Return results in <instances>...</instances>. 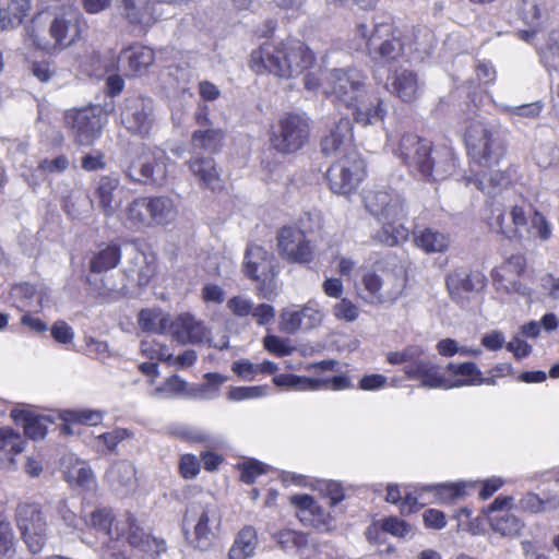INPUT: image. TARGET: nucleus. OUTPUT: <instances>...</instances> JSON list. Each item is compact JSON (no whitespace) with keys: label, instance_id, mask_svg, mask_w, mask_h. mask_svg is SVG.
I'll use <instances>...</instances> for the list:
<instances>
[{"label":"nucleus","instance_id":"obj_1","mask_svg":"<svg viewBox=\"0 0 559 559\" xmlns=\"http://www.w3.org/2000/svg\"><path fill=\"white\" fill-rule=\"evenodd\" d=\"M392 152L412 176L427 183L445 180L456 167L451 148L438 146L432 140L412 131L400 135Z\"/></svg>","mask_w":559,"mask_h":559},{"label":"nucleus","instance_id":"obj_2","mask_svg":"<svg viewBox=\"0 0 559 559\" xmlns=\"http://www.w3.org/2000/svg\"><path fill=\"white\" fill-rule=\"evenodd\" d=\"M314 51L301 39L287 37L266 40L253 49L248 58V68L255 75H273L277 79H294L316 64Z\"/></svg>","mask_w":559,"mask_h":559},{"label":"nucleus","instance_id":"obj_3","mask_svg":"<svg viewBox=\"0 0 559 559\" xmlns=\"http://www.w3.org/2000/svg\"><path fill=\"white\" fill-rule=\"evenodd\" d=\"M486 222L488 226L511 241L522 242L524 233L542 241L551 238L552 227L546 215L533 204L523 201L511 205L507 212L493 201L486 203Z\"/></svg>","mask_w":559,"mask_h":559},{"label":"nucleus","instance_id":"obj_4","mask_svg":"<svg viewBox=\"0 0 559 559\" xmlns=\"http://www.w3.org/2000/svg\"><path fill=\"white\" fill-rule=\"evenodd\" d=\"M354 38L364 44L368 56L377 64H395L406 56L407 35L392 17L376 22L371 29L366 23H357Z\"/></svg>","mask_w":559,"mask_h":559},{"label":"nucleus","instance_id":"obj_5","mask_svg":"<svg viewBox=\"0 0 559 559\" xmlns=\"http://www.w3.org/2000/svg\"><path fill=\"white\" fill-rule=\"evenodd\" d=\"M107 536L111 542L128 544L142 559H157L167 551L166 540L146 533L131 512L110 516L107 512Z\"/></svg>","mask_w":559,"mask_h":559},{"label":"nucleus","instance_id":"obj_6","mask_svg":"<svg viewBox=\"0 0 559 559\" xmlns=\"http://www.w3.org/2000/svg\"><path fill=\"white\" fill-rule=\"evenodd\" d=\"M464 143L468 158L478 166L498 165L507 154V143L500 134L478 120L466 127Z\"/></svg>","mask_w":559,"mask_h":559},{"label":"nucleus","instance_id":"obj_7","mask_svg":"<svg viewBox=\"0 0 559 559\" xmlns=\"http://www.w3.org/2000/svg\"><path fill=\"white\" fill-rule=\"evenodd\" d=\"M242 272L247 278L255 283L257 296L272 299L276 295V278L280 265L275 257L259 245L247 246L242 263Z\"/></svg>","mask_w":559,"mask_h":559},{"label":"nucleus","instance_id":"obj_8","mask_svg":"<svg viewBox=\"0 0 559 559\" xmlns=\"http://www.w3.org/2000/svg\"><path fill=\"white\" fill-rule=\"evenodd\" d=\"M492 287L502 295L531 297L532 271L524 253L518 252L506 258L490 271Z\"/></svg>","mask_w":559,"mask_h":559},{"label":"nucleus","instance_id":"obj_9","mask_svg":"<svg viewBox=\"0 0 559 559\" xmlns=\"http://www.w3.org/2000/svg\"><path fill=\"white\" fill-rule=\"evenodd\" d=\"M311 120L305 114L284 112L273 126L270 134L272 148L290 155L302 150L310 141Z\"/></svg>","mask_w":559,"mask_h":559},{"label":"nucleus","instance_id":"obj_10","mask_svg":"<svg viewBox=\"0 0 559 559\" xmlns=\"http://www.w3.org/2000/svg\"><path fill=\"white\" fill-rule=\"evenodd\" d=\"M183 523H193L191 536L186 533L190 546L205 551L213 546L221 531L222 515L215 504L195 503L187 508Z\"/></svg>","mask_w":559,"mask_h":559},{"label":"nucleus","instance_id":"obj_11","mask_svg":"<svg viewBox=\"0 0 559 559\" xmlns=\"http://www.w3.org/2000/svg\"><path fill=\"white\" fill-rule=\"evenodd\" d=\"M366 175L365 160L357 151H350L332 163L325 173V179L333 193L349 195L358 189Z\"/></svg>","mask_w":559,"mask_h":559},{"label":"nucleus","instance_id":"obj_12","mask_svg":"<svg viewBox=\"0 0 559 559\" xmlns=\"http://www.w3.org/2000/svg\"><path fill=\"white\" fill-rule=\"evenodd\" d=\"M277 252L289 264L310 267L317 260V249L305 230L285 225L276 234Z\"/></svg>","mask_w":559,"mask_h":559},{"label":"nucleus","instance_id":"obj_13","mask_svg":"<svg viewBox=\"0 0 559 559\" xmlns=\"http://www.w3.org/2000/svg\"><path fill=\"white\" fill-rule=\"evenodd\" d=\"M16 525L32 554L43 550L47 542V522L39 504L21 503L15 512Z\"/></svg>","mask_w":559,"mask_h":559},{"label":"nucleus","instance_id":"obj_14","mask_svg":"<svg viewBox=\"0 0 559 559\" xmlns=\"http://www.w3.org/2000/svg\"><path fill=\"white\" fill-rule=\"evenodd\" d=\"M104 114L103 105H90L66 111L64 122L79 144L88 145L102 134Z\"/></svg>","mask_w":559,"mask_h":559},{"label":"nucleus","instance_id":"obj_15","mask_svg":"<svg viewBox=\"0 0 559 559\" xmlns=\"http://www.w3.org/2000/svg\"><path fill=\"white\" fill-rule=\"evenodd\" d=\"M173 202L166 197L134 199L127 207V219L135 227L163 225L168 222Z\"/></svg>","mask_w":559,"mask_h":559},{"label":"nucleus","instance_id":"obj_16","mask_svg":"<svg viewBox=\"0 0 559 559\" xmlns=\"http://www.w3.org/2000/svg\"><path fill=\"white\" fill-rule=\"evenodd\" d=\"M487 285V276L477 267L457 266L445 276L447 290L450 298L456 304L484 293Z\"/></svg>","mask_w":559,"mask_h":559},{"label":"nucleus","instance_id":"obj_17","mask_svg":"<svg viewBox=\"0 0 559 559\" xmlns=\"http://www.w3.org/2000/svg\"><path fill=\"white\" fill-rule=\"evenodd\" d=\"M154 62L155 51L140 43L123 47L118 55V69L126 78H140L146 74Z\"/></svg>","mask_w":559,"mask_h":559},{"label":"nucleus","instance_id":"obj_18","mask_svg":"<svg viewBox=\"0 0 559 559\" xmlns=\"http://www.w3.org/2000/svg\"><path fill=\"white\" fill-rule=\"evenodd\" d=\"M49 33L55 47L64 49L70 46L80 36L79 12L72 5H62L53 13Z\"/></svg>","mask_w":559,"mask_h":559},{"label":"nucleus","instance_id":"obj_19","mask_svg":"<svg viewBox=\"0 0 559 559\" xmlns=\"http://www.w3.org/2000/svg\"><path fill=\"white\" fill-rule=\"evenodd\" d=\"M321 153L326 156L345 154L356 151L354 147L353 123L349 118L343 117L328 127L320 139Z\"/></svg>","mask_w":559,"mask_h":559},{"label":"nucleus","instance_id":"obj_20","mask_svg":"<svg viewBox=\"0 0 559 559\" xmlns=\"http://www.w3.org/2000/svg\"><path fill=\"white\" fill-rule=\"evenodd\" d=\"M290 503L296 508V516L304 525L322 532L332 530L333 516L312 496L294 495L290 497Z\"/></svg>","mask_w":559,"mask_h":559},{"label":"nucleus","instance_id":"obj_21","mask_svg":"<svg viewBox=\"0 0 559 559\" xmlns=\"http://www.w3.org/2000/svg\"><path fill=\"white\" fill-rule=\"evenodd\" d=\"M346 107L352 109L355 121L362 126L383 121L388 112L384 100L377 93L365 90L350 98Z\"/></svg>","mask_w":559,"mask_h":559},{"label":"nucleus","instance_id":"obj_22","mask_svg":"<svg viewBox=\"0 0 559 559\" xmlns=\"http://www.w3.org/2000/svg\"><path fill=\"white\" fill-rule=\"evenodd\" d=\"M366 210L378 221L406 217L405 202L384 190H370L364 195Z\"/></svg>","mask_w":559,"mask_h":559},{"label":"nucleus","instance_id":"obj_23","mask_svg":"<svg viewBox=\"0 0 559 559\" xmlns=\"http://www.w3.org/2000/svg\"><path fill=\"white\" fill-rule=\"evenodd\" d=\"M121 122L133 134L148 135L152 126V109L141 97L126 98L121 109Z\"/></svg>","mask_w":559,"mask_h":559},{"label":"nucleus","instance_id":"obj_24","mask_svg":"<svg viewBox=\"0 0 559 559\" xmlns=\"http://www.w3.org/2000/svg\"><path fill=\"white\" fill-rule=\"evenodd\" d=\"M331 93L346 105L364 91L365 76L357 69H334L330 73Z\"/></svg>","mask_w":559,"mask_h":559},{"label":"nucleus","instance_id":"obj_25","mask_svg":"<svg viewBox=\"0 0 559 559\" xmlns=\"http://www.w3.org/2000/svg\"><path fill=\"white\" fill-rule=\"evenodd\" d=\"M403 370L407 379L419 381L423 386L445 390V376L438 365L428 360H414L405 365Z\"/></svg>","mask_w":559,"mask_h":559},{"label":"nucleus","instance_id":"obj_26","mask_svg":"<svg viewBox=\"0 0 559 559\" xmlns=\"http://www.w3.org/2000/svg\"><path fill=\"white\" fill-rule=\"evenodd\" d=\"M168 331L173 338L182 345L199 343L204 336L202 323L189 312L179 314L173 321L169 320Z\"/></svg>","mask_w":559,"mask_h":559},{"label":"nucleus","instance_id":"obj_27","mask_svg":"<svg viewBox=\"0 0 559 559\" xmlns=\"http://www.w3.org/2000/svg\"><path fill=\"white\" fill-rule=\"evenodd\" d=\"M225 139L226 132L221 128L199 129L192 132L190 146L193 152L214 155L222 151Z\"/></svg>","mask_w":559,"mask_h":559},{"label":"nucleus","instance_id":"obj_28","mask_svg":"<svg viewBox=\"0 0 559 559\" xmlns=\"http://www.w3.org/2000/svg\"><path fill=\"white\" fill-rule=\"evenodd\" d=\"M31 9V0H0V33L19 27Z\"/></svg>","mask_w":559,"mask_h":559},{"label":"nucleus","instance_id":"obj_29","mask_svg":"<svg viewBox=\"0 0 559 559\" xmlns=\"http://www.w3.org/2000/svg\"><path fill=\"white\" fill-rule=\"evenodd\" d=\"M188 167L203 189L215 190L221 178L213 157L194 156L188 160Z\"/></svg>","mask_w":559,"mask_h":559},{"label":"nucleus","instance_id":"obj_30","mask_svg":"<svg viewBox=\"0 0 559 559\" xmlns=\"http://www.w3.org/2000/svg\"><path fill=\"white\" fill-rule=\"evenodd\" d=\"M405 217L382 219V226L372 235V240L376 243L396 247L404 243L409 238L408 228L402 223Z\"/></svg>","mask_w":559,"mask_h":559},{"label":"nucleus","instance_id":"obj_31","mask_svg":"<svg viewBox=\"0 0 559 559\" xmlns=\"http://www.w3.org/2000/svg\"><path fill=\"white\" fill-rule=\"evenodd\" d=\"M414 246L425 253H443L449 249L450 237L431 227L413 230Z\"/></svg>","mask_w":559,"mask_h":559},{"label":"nucleus","instance_id":"obj_32","mask_svg":"<svg viewBox=\"0 0 559 559\" xmlns=\"http://www.w3.org/2000/svg\"><path fill=\"white\" fill-rule=\"evenodd\" d=\"M448 376H445V390L474 386L476 378L480 376V370L473 361L461 364L450 362L445 367Z\"/></svg>","mask_w":559,"mask_h":559},{"label":"nucleus","instance_id":"obj_33","mask_svg":"<svg viewBox=\"0 0 559 559\" xmlns=\"http://www.w3.org/2000/svg\"><path fill=\"white\" fill-rule=\"evenodd\" d=\"M559 509V495L547 493L540 497L536 492L524 493L516 504V510L526 514H539Z\"/></svg>","mask_w":559,"mask_h":559},{"label":"nucleus","instance_id":"obj_34","mask_svg":"<svg viewBox=\"0 0 559 559\" xmlns=\"http://www.w3.org/2000/svg\"><path fill=\"white\" fill-rule=\"evenodd\" d=\"M389 84L391 92L405 103H413L418 98V80L413 71L395 72L389 78Z\"/></svg>","mask_w":559,"mask_h":559},{"label":"nucleus","instance_id":"obj_35","mask_svg":"<svg viewBox=\"0 0 559 559\" xmlns=\"http://www.w3.org/2000/svg\"><path fill=\"white\" fill-rule=\"evenodd\" d=\"M476 486L477 483L475 481L461 480L455 483L426 485L423 486V490H430V492H435L442 502L452 503L468 496Z\"/></svg>","mask_w":559,"mask_h":559},{"label":"nucleus","instance_id":"obj_36","mask_svg":"<svg viewBox=\"0 0 559 559\" xmlns=\"http://www.w3.org/2000/svg\"><path fill=\"white\" fill-rule=\"evenodd\" d=\"M59 416L62 420L60 431L64 435L75 433L72 428L75 424L96 426L103 421L102 412L91 409H67L61 412Z\"/></svg>","mask_w":559,"mask_h":559},{"label":"nucleus","instance_id":"obj_37","mask_svg":"<svg viewBox=\"0 0 559 559\" xmlns=\"http://www.w3.org/2000/svg\"><path fill=\"white\" fill-rule=\"evenodd\" d=\"M258 545V534L253 526H243L235 537L229 548L228 559H248L254 554Z\"/></svg>","mask_w":559,"mask_h":559},{"label":"nucleus","instance_id":"obj_38","mask_svg":"<svg viewBox=\"0 0 559 559\" xmlns=\"http://www.w3.org/2000/svg\"><path fill=\"white\" fill-rule=\"evenodd\" d=\"M12 416L23 425L25 435L32 439H43L47 433L48 425L52 421L46 415L28 411L13 412Z\"/></svg>","mask_w":559,"mask_h":559},{"label":"nucleus","instance_id":"obj_39","mask_svg":"<svg viewBox=\"0 0 559 559\" xmlns=\"http://www.w3.org/2000/svg\"><path fill=\"white\" fill-rule=\"evenodd\" d=\"M469 182L488 195H496L502 190L508 189L512 185V179L506 170H495L488 176L479 177L478 175L469 178Z\"/></svg>","mask_w":559,"mask_h":559},{"label":"nucleus","instance_id":"obj_40","mask_svg":"<svg viewBox=\"0 0 559 559\" xmlns=\"http://www.w3.org/2000/svg\"><path fill=\"white\" fill-rule=\"evenodd\" d=\"M314 316H318V312L306 307L300 309H283L281 312L280 330L287 334H294L304 325L306 319L311 322Z\"/></svg>","mask_w":559,"mask_h":559},{"label":"nucleus","instance_id":"obj_41","mask_svg":"<svg viewBox=\"0 0 559 559\" xmlns=\"http://www.w3.org/2000/svg\"><path fill=\"white\" fill-rule=\"evenodd\" d=\"M139 325L143 331L164 334L168 332L169 318L156 309H142L138 316Z\"/></svg>","mask_w":559,"mask_h":559},{"label":"nucleus","instance_id":"obj_42","mask_svg":"<svg viewBox=\"0 0 559 559\" xmlns=\"http://www.w3.org/2000/svg\"><path fill=\"white\" fill-rule=\"evenodd\" d=\"M386 283L391 284V289L388 292L389 299H397L405 290L408 283V272L404 265H394L386 273Z\"/></svg>","mask_w":559,"mask_h":559},{"label":"nucleus","instance_id":"obj_43","mask_svg":"<svg viewBox=\"0 0 559 559\" xmlns=\"http://www.w3.org/2000/svg\"><path fill=\"white\" fill-rule=\"evenodd\" d=\"M276 386H284L294 391H313V378L294 373H280L273 377Z\"/></svg>","mask_w":559,"mask_h":559},{"label":"nucleus","instance_id":"obj_44","mask_svg":"<svg viewBox=\"0 0 559 559\" xmlns=\"http://www.w3.org/2000/svg\"><path fill=\"white\" fill-rule=\"evenodd\" d=\"M490 525L495 532L503 536H513L520 533L522 522L514 514L506 513L490 518Z\"/></svg>","mask_w":559,"mask_h":559},{"label":"nucleus","instance_id":"obj_45","mask_svg":"<svg viewBox=\"0 0 559 559\" xmlns=\"http://www.w3.org/2000/svg\"><path fill=\"white\" fill-rule=\"evenodd\" d=\"M240 472L239 479L243 484L252 485L257 478L263 474H266L269 466L257 459H248L237 465Z\"/></svg>","mask_w":559,"mask_h":559},{"label":"nucleus","instance_id":"obj_46","mask_svg":"<svg viewBox=\"0 0 559 559\" xmlns=\"http://www.w3.org/2000/svg\"><path fill=\"white\" fill-rule=\"evenodd\" d=\"M25 440L11 428L0 429V450L8 454H19L24 450Z\"/></svg>","mask_w":559,"mask_h":559},{"label":"nucleus","instance_id":"obj_47","mask_svg":"<svg viewBox=\"0 0 559 559\" xmlns=\"http://www.w3.org/2000/svg\"><path fill=\"white\" fill-rule=\"evenodd\" d=\"M425 492H430V490H423V486H419L416 487L414 491L407 492L403 496L402 502L399 507L401 513L411 514L423 508L426 504L425 501H421Z\"/></svg>","mask_w":559,"mask_h":559},{"label":"nucleus","instance_id":"obj_48","mask_svg":"<svg viewBox=\"0 0 559 559\" xmlns=\"http://www.w3.org/2000/svg\"><path fill=\"white\" fill-rule=\"evenodd\" d=\"M380 527L383 532L395 537H405L412 531V526L408 522L394 515L382 519Z\"/></svg>","mask_w":559,"mask_h":559},{"label":"nucleus","instance_id":"obj_49","mask_svg":"<svg viewBox=\"0 0 559 559\" xmlns=\"http://www.w3.org/2000/svg\"><path fill=\"white\" fill-rule=\"evenodd\" d=\"M201 471V463L199 459L192 453H185L180 455L178 462V473L183 479L195 478Z\"/></svg>","mask_w":559,"mask_h":559},{"label":"nucleus","instance_id":"obj_50","mask_svg":"<svg viewBox=\"0 0 559 559\" xmlns=\"http://www.w3.org/2000/svg\"><path fill=\"white\" fill-rule=\"evenodd\" d=\"M104 272H105V253L100 251L91 260L90 274L87 282L95 289H102L104 284Z\"/></svg>","mask_w":559,"mask_h":559},{"label":"nucleus","instance_id":"obj_51","mask_svg":"<svg viewBox=\"0 0 559 559\" xmlns=\"http://www.w3.org/2000/svg\"><path fill=\"white\" fill-rule=\"evenodd\" d=\"M352 386L350 380L347 376H334L331 378H313V391L322 389H330L333 391H341Z\"/></svg>","mask_w":559,"mask_h":559},{"label":"nucleus","instance_id":"obj_52","mask_svg":"<svg viewBox=\"0 0 559 559\" xmlns=\"http://www.w3.org/2000/svg\"><path fill=\"white\" fill-rule=\"evenodd\" d=\"M36 288L28 283H21L12 286L10 290L11 298L17 302V307L24 308L31 305L35 297Z\"/></svg>","mask_w":559,"mask_h":559},{"label":"nucleus","instance_id":"obj_53","mask_svg":"<svg viewBox=\"0 0 559 559\" xmlns=\"http://www.w3.org/2000/svg\"><path fill=\"white\" fill-rule=\"evenodd\" d=\"M263 346L270 354L277 357L288 356L294 352V347L286 340L276 335H266L263 338Z\"/></svg>","mask_w":559,"mask_h":559},{"label":"nucleus","instance_id":"obj_54","mask_svg":"<svg viewBox=\"0 0 559 559\" xmlns=\"http://www.w3.org/2000/svg\"><path fill=\"white\" fill-rule=\"evenodd\" d=\"M160 174V178L164 177V170L162 169V166L159 163H157L155 159L147 163L140 164V177L135 178L134 180L143 182V183H158V177L155 176V174Z\"/></svg>","mask_w":559,"mask_h":559},{"label":"nucleus","instance_id":"obj_55","mask_svg":"<svg viewBox=\"0 0 559 559\" xmlns=\"http://www.w3.org/2000/svg\"><path fill=\"white\" fill-rule=\"evenodd\" d=\"M324 498L329 499L331 508L336 507L345 499V490L343 485L336 480H329L321 489Z\"/></svg>","mask_w":559,"mask_h":559},{"label":"nucleus","instance_id":"obj_56","mask_svg":"<svg viewBox=\"0 0 559 559\" xmlns=\"http://www.w3.org/2000/svg\"><path fill=\"white\" fill-rule=\"evenodd\" d=\"M333 312L337 319L352 322L358 318L359 309L350 300L344 298L334 306Z\"/></svg>","mask_w":559,"mask_h":559},{"label":"nucleus","instance_id":"obj_57","mask_svg":"<svg viewBox=\"0 0 559 559\" xmlns=\"http://www.w3.org/2000/svg\"><path fill=\"white\" fill-rule=\"evenodd\" d=\"M84 71L96 79H102L105 74V66L100 52H92L84 61Z\"/></svg>","mask_w":559,"mask_h":559},{"label":"nucleus","instance_id":"obj_58","mask_svg":"<svg viewBox=\"0 0 559 559\" xmlns=\"http://www.w3.org/2000/svg\"><path fill=\"white\" fill-rule=\"evenodd\" d=\"M361 283L369 295L378 301H383L380 290L383 285L381 277L376 272H367L362 275Z\"/></svg>","mask_w":559,"mask_h":559},{"label":"nucleus","instance_id":"obj_59","mask_svg":"<svg viewBox=\"0 0 559 559\" xmlns=\"http://www.w3.org/2000/svg\"><path fill=\"white\" fill-rule=\"evenodd\" d=\"M134 438V432L128 428H115L107 432V451H115L123 441Z\"/></svg>","mask_w":559,"mask_h":559},{"label":"nucleus","instance_id":"obj_60","mask_svg":"<svg viewBox=\"0 0 559 559\" xmlns=\"http://www.w3.org/2000/svg\"><path fill=\"white\" fill-rule=\"evenodd\" d=\"M252 307V302L241 296H234L227 301V308L230 312L240 318L251 314Z\"/></svg>","mask_w":559,"mask_h":559},{"label":"nucleus","instance_id":"obj_61","mask_svg":"<svg viewBox=\"0 0 559 559\" xmlns=\"http://www.w3.org/2000/svg\"><path fill=\"white\" fill-rule=\"evenodd\" d=\"M280 542L282 544H292L294 547L300 549L308 545V535L294 531V530H283L278 534Z\"/></svg>","mask_w":559,"mask_h":559},{"label":"nucleus","instance_id":"obj_62","mask_svg":"<svg viewBox=\"0 0 559 559\" xmlns=\"http://www.w3.org/2000/svg\"><path fill=\"white\" fill-rule=\"evenodd\" d=\"M424 524L427 528L442 530L447 525L445 514L438 509H427L423 513Z\"/></svg>","mask_w":559,"mask_h":559},{"label":"nucleus","instance_id":"obj_63","mask_svg":"<svg viewBox=\"0 0 559 559\" xmlns=\"http://www.w3.org/2000/svg\"><path fill=\"white\" fill-rule=\"evenodd\" d=\"M31 71L40 82H47L55 75L56 67L49 61H35L32 63Z\"/></svg>","mask_w":559,"mask_h":559},{"label":"nucleus","instance_id":"obj_64","mask_svg":"<svg viewBox=\"0 0 559 559\" xmlns=\"http://www.w3.org/2000/svg\"><path fill=\"white\" fill-rule=\"evenodd\" d=\"M251 314L259 325H265L274 320L275 310L269 304H260L257 307H252Z\"/></svg>","mask_w":559,"mask_h":559}]
</instances>
